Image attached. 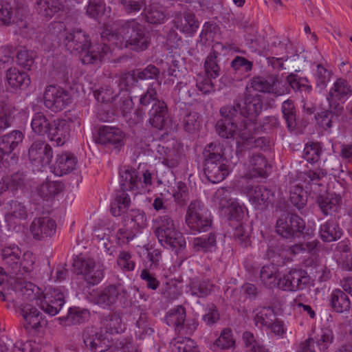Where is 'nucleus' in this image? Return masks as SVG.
<instances>
[{"mask_svg": "<svg viewBox=\"0 0 352 352\" xmlns=\"http://www.w3.org/2000/svg\"><path fill=\"white\" fill-rule=\"evenodd\" d=\"M238 147L236 154L241 155L243 149L250 148H262L267 144V140L265 138H254L250 133L247 125H244L243 129L239 132V140H237Z\"/></svg>", "mask_w": 352, "mask_h": 352, "instance_id": "a878e982", "label": "nucleus"}, {"mask_svg": "<svg viewBox=\"0 0 352 352\" xmlns=\"http://www.w3.org/2000/svg\"><path fill=\"white\" fill-rule=\"evenodd\" d=\"M282 113L288 129L290 130L294 129L296 126V115L294 104L292 100H287L283 102Z\"/></svg>", "mask_w": 352, "mask_h": 352, "instance_id": "6e6d98bb", "label": "nucleus"}, {"mask_svg": "<svg viewBox=\"0 0 352 352\" xmlns=\"http://www.w3.org/2000/svg\"><path fill=\"white\" fill-rule=\"evenodd\" d=\"M124 222L138 233L146 225L145 213L138 210H131L125 217Z\"/></svg>", "mask_w": 352, "mask_h": 352, "instance_id": "de8ad7c7", "label": "nucleus"}, {"mask_svg": "<svg viewBox=\"0 0 352 352\" xmlns=\"http://www.w3.org/2000/svg\"><path fill=\"white\" fill-rule=\"evenodd\" d=\"M331 76V72L326 69L322 65L318 64L314 74L316 87L320 91L323 90L330 80Z\"/></svg>", "mask_w": 352, "mask_h": 352, "instance_id": "bf43d9fd", "label": "nucleus"}, {"mask_svg": "<svg viewBox=\"0 0 352 352\" xmlns=\"http://www.w3.org/2000/svg\"><path fill=\"white\" fill-rule=\"evenodd\" d=\"M234 199L231 197L230 188H219L212 196V202L218 206L219 209L223 210Z\"/></svg>", "mask_w": 352, "mask_h": 352, "instance_id": "5fc2aeb1", "label": "nucleus"}, {"mask_svg": "<svg viewBox=\"0 0 352 352\" xmlns=\"http://www.w3.org/2000/svg\"><path fill=\"white\" fill-rule=\"evenodd\" d=\"M222 118L219 120L215 125V129L217 134L226 139H234L237 137L239 140V132L243 129L244 123L241 127H239L235 122L234 118L235 116H226L221 115Z\"/></svg>", "mask_w": 352, "mask_h": 352, "instance_id": "6ab92c4d", "label": "nucleus"}, {"mask_svg": "<svg viewBox=\"0 0 352 352\" xmlns=\"http://www.w3.org/2000/svg\"><path fill=\"white\" fill-rule=\"evenodd\" d=\"M106 5L102 0H89L86 13L90 17L98 19L104 14Z\"/></svg>", "mask_w": 352, "mask_h": 352, "instance_id": "69168bd1", "label": "nucleus"}, {"mask_svg": "<svg viewBox=\"0 0 352 352\" xmlns=\"http://www.w3.org/2000/svg\"><path fill=\"white\" fill-rule=\"evenodd\" d=\"M173 352H200L196 342L188 338L177 337L170 342Z\"/></svg>", "mask_w": 352, "mask_h": 352, "instance_id": "c03bdc74", "label": "nucleus"}, {"mask_svg": "<svg viewBox=\"0 0 352 352\" xmlns=\"http://www.w3.org/2000/svg\"><path fill=\"white\" fill-rule=\"evenodd\" d=\"M262 96L253 92L248 87L242 96H239L233 105H227L220 109L221 115L236 116L238 113L253 122L263 110Z\"/></svg>", "mask_w": 352, "mask_h": 352, "instance_id": "39448f33", "label": "nucleus"}, {"mask_svg": "<svg viewBox=\"0 0 352 352\" xmlns=\"http://www.w3.org/2000/svg\"><path fill=\"white\" fill-rule=\"evenodd\" d=\"M262 283L268 288L277 287L279 289L280 274L274 265L263 266L260 272Z\"/></svg>", "mask_w": 352, "mask_h": 352, "instance_id": "ea45409f", "label": "nucleus"}, {"mask_svg": "<svg viewBox=\"0 0 352 352\" xmlns=\"http://www.w3.org/2000/svg\"><path fill=\"white\" fill-rule=\"evenodd\" d=\"M38 195L43 199H49L58 194L60 185L55 182L46 181L36 189Z\"/></svg>", "mask_w": 352, "mask_h": 352, "instance_id": "864d4df0", "label": "nucleus"}, {"mask_svg": "<svg viewBox=\"0 0 352 352\" xmlns=\"http://www.w3.org/2000/svg\"><path fill=\"white\" fill-rule=\"evenodd\" d=\"M77 162L76 157L72 153L63 152L57 154L53 165V172L58 176L68 174L75 169Z\"/></svg>", "mask_w": 352, "mask_h": 352, "instance_id": "b1692460", "label": "nucleus"}, {"mask_svg": "<svg viewBox=\"0 0 352 352\" xmlns=\"http://www.w3.org/2000/svg\"><path fill=\"white\" fill-rule=\"evenodd\" d=\"M20 314L25 321L24 326L27 329H36L41 326L42 315L36 307L25 305L21 309Z\"/></svg>", "mask_w": 352, "mask_h": 352, "instance_id": "473e14b6", "label": "nucleus"}, {"mask_svg": "<svg viewBox=\"0 0 352 352\" xmlns=\"http://www.w3.org/2000/svg\"><path fill=\"white\" fill-rule=\"evenodd\" d=\"M204 172L209 182L216 184L223 181L230 173L226 163L223 146L219 142H211L203 151Z\"/></svg>", "mask_w": 352, "mask_h": 352, "instance_id": "20e7f679", "label": "nucleus"}, {"mask_svg": "<svg viewBox=\"0 0 352 352\" xmlns=\"http://www.w3.org/2000/svg\"><path fill=\"white\" fill-rule=\"evenodd\" d=\"M331 305L338 313L349 311L351 302L347 294L341 289H335L331 295Z\"/></svg>", "mask_w": 352, "mask_h": 352, "instance_id": "a19ab883", "label": "nucleus"}, {"mask_svg": "<svg viewBox=\"0 0 352 352\" xmlns=\"http://www.w3.org/2000/svg\"><path fill=\"white\" fill-rule=\"evenodd\" d=\"M305 221L297 214L283 213L277 219L276 232L283 238L295 240L304 236Z\"/></svg>", "mask_w": 352, "mask_h": 352, "instance_id": "6e6552de", "label": "nucleus"}, {"mask_svg": "<svg viewBox=\"0 0 352 352\" xmlns=\"http://www.w3.org/2000/svg\"><path fill=\"white\" fill-rule=\"evenodd\" d=\"M278 80L276 76H269L266 78L263 77L254 78L249 87L252 91H257L264 93H276Z\"/></svg>", "mask_w": 352, "mask_h": 352, "instance_id": "c756f323", "label": "nucleus"}, {"mask_svg": "<svg viewBox=\"0 0 352 352\" xmlns=\"http://www.w3.org/2000/svg\"><path fill=\"white\" fill-rule=\"evenodd\" d=\"M73 267L77 274L81 275L89 285H98L104 278L102 265L93 258L77 257L73 262Z\"/></svg>", "mask_w": 352, "mask_h": 352, "instance_id": "1a4fd4ad", "label": "nucleus"}, {"mask_svg": "<svg viewBox=\"0 0 352 352\" xmlns=\"http://www.w3.org/2000/svg\"><path fill=\"white\" fill-rule=\"evenodd\" d=\"M15 107L10 102H3L0 109V131L10 127L14 119Z\"/></svg>", "mask_w": 352, "mask_h": 352, "instance_id": "3c124183", "label": "nucleus"}, {"mask_svg": "<svg viewBox=\"0 0 352 352\" xmlns=\"http://www.w3.org/2000/svg\"><path fill=\"white\" fill-rule=\"evenodd\" d=\"M333 105L335 112H333L331 110H324L318 113L316 116L318 124L324 130H329L332 127L333 123L337 118L338 115L341 113L343 110V107L339 104Z\"/></svg>", "mask_w": 352, "mask_h": 352, "instance_id": "58836bf2", "label": "nucleus"}, {"mask_svg": "<svg viewBox=\"0 0 352 352\" xmlns=\"http://www.w3.org/2000/svg\"><path fill=\"white\" fill-rule=\"evenodd\" d=\"M164 6H166L164 3H157V1L148 0L144 10L146 21L152 24L163 23L166 16L161 8Z\"/></svg>", "mask_w": 352, "mask_h": 352, "instance_id": "2f4dec72", "label": "nucleus"}, {"mask_svg": "<svg viewBox=\"0 0 352 352\" xmlns=\"http://www.w3.org/2000/svg\"><path fill=\"white\" fill-rule=\"evenodd\" d=\"M43 100L45 106L53 112L61 111L72 102L69 91L57 85L46 87Z\"/></svg>", "mask_w": 352, "mask_h": 352, "instance_id": "f8f14e48", "label": "nucleus"}, {"mask_svg": "<svg viewBox=\"0 0 352 352\" xmlns=\"http://www.w3.org/2000/svg\"><path fill=\"white\" fill-rule=\"evenodd\" d=\"M148 0H119L123 10L127 14L136 13L145 9Z\"/></svg>", "mask_w": 352, "mask_h": 352, "instance_id": "338daca9", "label": "nucleus"}, {"mask_svg": "<svg viewBox=\"0 0 352 352\" xmlns=\"http://www.w3.org/2000/svg\"><path fill=\"white\" fill-rule=\"evenodd\" d=\"M319 233L321 239L324 242L335 241L339 239L342 234L338 222L333 219L321 224Z\"/></svg>", "mask_w": 352, "mask_h": 352, "instance_id": "7c9ffc66", "label": "nucleus"}, {"mask_svg": "<svg viewBox=\"0 0 352 352\" xmlns=\"http://www.w3.org/2000/svg\"><path fill=\"white\" fill-rule=\"evenodd\" d=\"M340 197L333 193H324L316 197V203L324 215H333L340 206Z\"/></svg>", "mask_w": 352, "mask_h": 352, "instance_id": "393cba45", "label": "nucleus"}, {"mask_svg": "<svg viewBox=\"0 0 352 352\" xmlns=\"http://www.w3.org/2000/svg\"><path fill=\"white\" fill-rule=\"evenodd\" d=\"M186 320V310L182 305L170 309L166 315L165 320L166 324L175 328V331L181 332L184 329V322Z\"/></svg>", "mask_w": 352, "mask_h": 352, "instance_id": "72a5a7b5", "label": "nucleus"}, {"mask_svg": "<svg viewBox=\"0 0 352 352\" xmlns=\"http://www.w3.org/2000/svg\"><path fill=\"white\" fill-rule=\"evenodd\" d=\"M101 38L107 41L111 47V45L118 49L129 47L136 52L146 50L151 43L148 32L135 19L124 21L116 32L109 29L104 30Z\"/></svg>", "mask_w": 352, "mask_h": 352, "instance_id": "f257e3e1", "label": "nucleus"}, {"mask_svg": "<svg viewBox=\"0 0 352 352\" xmlns=\"http://www.w3.org/2000/svg\"><path fill=\"white\" fill-rule=\"evenodd\" d=\"M56 230V223L51 217H36L30 225V232L36 240H43L52 236Z\"/></svg>", "mask_w": 352, "mask_h": 352, "instance_id": "f3484780", "label": "nucleus"}, {"mask_svg": "<svg viewBox=\"0 0 352 352\" xmlns=\"http://www.w3.org/2000/svg\"><path fill=\"white\" fill-rule=\"evenodd\" d=\"M31 164L38 169L50 164L53 157L52 148L45 141H34L28 150Z\"/></svg>", "mask_w": 352, "mask_h": 352, "instance_id": "ddd939ff", "label": "nucleus"}, {"mask_svg": "<svg viewBox=\"0 0 352 352\" xmlns=\"http://www.w3.org/2000/svg\"><path fill=\"white\" fill-rule=\"evenodd\" d=\"M233 236L236 242L243 248L250 245V232L248 227L242 223L236 227Z\"/></svg>", "mask_w": 352, "mask_h": 352, "instance_id": "774afa93", "label": "nucleus"}, {"mask_svg": "<svg viewBox=\"0 0 352 352\" xmlns=\"http://www.w3.org/2000/svg\"><path fill=\"white\" fill-rule=\"evenodd\" d=\"M124 133L117 127L104 126L99 129L96 142L118 148L123 144Z\"/></svg>", "mask_w": 352, "mask_h": 352, "instance_id": "412c9836", "label": "nucleus"}, {"mask_svg": "<svg viewBox=\"0 0 352 352\" xmlns=\"http://www.w3.org/2000/svg\"><path fill=\"white\" fill-rule=\"evenodd\" d=\"M187 226L194 231L206 232L210 227L212 220L208 211L199 200L190 202L186 214Z\"/></svg>", "mask_w": 352, "mask_h": 352, "instance_id": "9d476101", "label": "nucleus"}, {"mask_svg": "<svg viewBox=\"0 0 352 352\" xmlns=\"http://www.w3.org/2000/svg\"><path fill=\"white\" fill-rule=\"evenodd\" d=\"M247 195L252 205L256 210H263L272 204L274 193L263 186H256L248 188Z\"/></svg>", "mask_w": 352, "mask_h": 352, "instance_id": "4468645a", "label": "nucleus"}, {"mask_svg": "<svg viewBox=\"0 0 352 352\" xmlns=\"http://www.w3.org/2000/svg\"><path fill=\"white\" fill-rule=\"evenodd\" d=\"M307 273L301 270H292L283 277L279 278V289L287 292L303 289L308 283Z\"/></svg>", "mask_w": 352, "mask_h": 352, "instance_id": "dca6fc26", "label": "nucleus"}, {"mask_svg": "<svg viewBox=\"0 0 352 352\" xmlns=\"http://www.w3.org/2000/svg\"><path fill=\"white\" fill-rule=\"evenodd\" d=\"M26 181V177L23 173H16L10 177L2 178L0 182V193L7 190L14 192L21 189Z\"/></svg>", "mask_w": 352, "mask_h": 352, "instance_id": "e433bc0d", "label": "nucleus"}, {"mask_svg": "<svg viewBox=\"0 0 352 352\" xmlns=\"http://www.w3.org/2000/svg\"><path fill=\"white\" fill-rule=\"evenodd\" d=\"M70 126L64 119H57L52 121V124L48 131L47 137L56 146L63 145L69 138Z\"/></svg>", "mask_w": 352, "mask_h": 352, "instance_id": "5701e85b", "label": "nucleus"}, {"mask_svg": "<svg viewBox=\"0 0 352 352\" xmlns=\"http://www.w3.org/2000/svg\"><path fill=\"white\" fill-rule=\"evenodd\" d=\"M6 79L8 84L13 88L26 87L30 83V78L28 74L16 68H10L7 70Z\"/></svg>", "mask_w": 352, "mask_h": 352, "instance_id": "79ce46f5", "label": "nucleus"}, {"mask_svg": "<svg viewBox=\"0 0 352 352\" xmlns=\"http://www.w3.org/2000/svg\"><path fill=\"white\" fill-rule=\"evenodd\" d=\"M250 171L253 177H266L270 168L265 157L260 153L253 154L250 159Z\"/></svg>", "mask_w": 352, "mask_h": 352, "instance_id": "c9c22d12", "label": "nucleus"}, {"mask_svg": "<svg viewBox=\"0 0 352 352\" xmlns=\"http://www.w3.org/2000/svg\"><path fill=\"white\" fill-rule=\"evenodd\" d=\"M254 322L256 326L267 327L276 318L274 311L270 307H260L255 309Z\"/></svg>", "mask_w": 352, "mask_h": 352, "instance_id": "09e8293b", "label": "nucleus"}, {"mask_svg": "<svg viewBox=\"0 0 352 352\" xmlns=\"http://www.w3.org/2000/svg\"><path fill=\"white\" fill-rule=\"evenodd\" d=\"M159 75V69L154 65H149L143 70L138 72L137 74L135 72L125 74L121 80L122 82H125L126 85L129 86V84L133 85V82H137L136 78L140 80L157 79Z\"/></svg>", "mask_w": 352, "mask_h": 352, "instance_id": "f704fd0d", "label": "nucleus"}, {"mask_svg": "<svg viewBox=\"0 0 352 352\" xmlns=\"http://www.w3.org/2000/svg\"><path fill=\"white\" fill-rule=\"evenodd\" d=\"M184 129L189 133H194L199 130L201 120L197 112H190L183 119Z\"/></svg>", "mask_w": 352, "mask_h": 352, "instance_id": "680f3d73", "label": "nucleus"}, {"mask_svg": "<svg viewBox=\"0 0 352 352\" xmlns=\"http://www.w3.org/2000/svg\"><path fill=\"white\" fill-rule=\"evenodd\" d=\"M148 122L155 129L164 130L166 129L169 118L166 104L158 102L157 105L152 106L148 110Z\"/></svg>", "mask_w": 352, "mask_h": 352, "instance_id": "4be33fe9", "label": "nucleus"}, {"mask_svg": "<svg viewBox=\"0 0 352 352\" xmlns=\"http://www.w3.org/2000/svg\"><path fill=\"white\" fill-rule=\"evenodd\" d=\"M52 296H49L45 299H36V305L46 314L50 316H55L59 313L65 304L64 300H57L52 301Z\"/></svg>", "mask_w": 352, "mask_h": 352, "instance_id": "8fccbe9b", "label": "nucleus"}, {"mask_svg": "<svg viewBox=\"0 0 352 352\" xmlns=\"http://www.w3.org/2000/svg\"><path fill=\"white\" fill-rule=\"evenodd\" d=\"M212 285L206 280H193L190 284V292L192 296L204 298L210 294Z\"/></svg>", "mask_w": 352, "mask_h": 352, "instance_id": "4d7b16f0", "label": "nucleus"}, {"mask_svg": "<svg viewBox=\"0 0 352 352\" xmlns=\"http://www.w3.org/2000/svg\"><path fill=\"white\" fill-rule=\"evenodd\" d=\"M148 319V318L146 313H141L136 322L138 330L135 331V333L141 340L145 339L146 336H151L154 332L151 322Z\"/></svg>", "mask_w": 352, "mask_h": 352, "instance_id": "603ef678", "label": "nucleus"}, {"mask_svg": "<svg viewBox=\"0 0 352 352\" xmlns=\"http://www.w3.org/2000/svg\"><path fill=\"white\" fill-rule=\"evenodd\" d=\"M225 49V46L221 43L217 42L212 45L211 52L204 62V70L208 78L216 79L221 74L218 58L220 55L219 51Z\"/></svg>", "mask_w": 352, "mask_h": 352, "instance_id": "aec40b11", "label": "nucleus"}, {"mask_svg": "<svg viewBox=\"0 0 352 352\" xmlns=\"http://www.w3.org/2000/svg\"><path fill=\"white\" fill-rule=\"evenodd\" d=\"M153 232L162 245L177 252L186 246L182 234L176 230L173 219L168 214L160 215L153 221Z\"/></svg>", "mask_w": 352, "mask_h": 352, "instance_id": "423d86ee", "label": "nucleus"}, {"mask_svg": "<svg viewBox=\"0 0 352 352\" xmlns=\"http://www.w3.org/2000/svg\"><path fill=\"white\" fill-rule=\"evenodd\" d=\"M289 200L298 210L303 208L307 202L306 192L300 186H294L290 190Z\"/></svg>", "mask_w": 352, "mask_h": 352, "instance_id": "13d9d810", "label": "nucleus"}, {"mask_svg": "<svg viewBox=\"0 0 352 352\" xmlns=\"http://www.w3.org/2000/svg\"><path fill=\"white\" fill-rule=\"evenodd\" d=\"M252 66L251 61L241 56H236L230 63V67L234 71V78L238 80L247 78Z\"/></svg>", "mask_w": 352, "mask_h": 352, "instance_id": "37998d69", "label": "nucleus"}, {"mask_svg": "<svg viewBox=\"0 0 352 352\" xmlns=\"http://www.w3.org/2000/svg\"><path fill=\"white\" fill-rule=\"evenodd\" d=\"M89 317V312L87 309L74 307L69 309L66 321L69 324H79L87 320Z\"/></svg>", "mask_w": 352, "mask_h": 352, "instance_id": "052dcab7", "label": "nucleus"}, {"mask_svg": "<svg viewBox=\"0 0 352 352\" xmlns=\"http://www.w3.org/2000/svg\"><path fill=\"white\" fill-rule=\"evenodd\" d=\"M52 121H50L46 116L42 112H38L34 114L31 126L32 131L38 135H45L48 134Z\"/></svg>", "mask_w": 352, "mask_h": 352, "instance_id": "a18cd8bd", "label": "nucleus"}, {"mask_svg": "<svg viewBox=\"0 0 352 352\" xmlns=\"http://www.w3.org/2000/svg\"><path fill=\"white\" fill-rule=\"evenodd\" d=\"M62 8V3L58 0H36L35 5V8L38 14L47 19L52 18Z\"/></svg>", "mask_w": 352, "mask_h": 352, "instance_id": "4c0bfd02", "label": "nucleus"}, {"mask_svg": "<svg viewBox=\"0 0 352 352\" xmlns=\"http://www.w3.org/2000/svg\"><path fill=\"white\" fill-rule=\"evenodd\" d=\"M89 298L94 304L109 307L117 302L124 305L128 300L129 293L123 285L117 283L93 290L89 293Z\"/></svg>", "mask_w": 352, "mask_h": 352, "instance_id": "0eeeda50", "label": "nucleus"}, {"mask_svg": "<svg viewBox=\"0 0 352 352\" xmlns=\"http://www.w3.org/2000/svg\"><path fill=\"white\" fill-rule=\"evenodd\" d=\"M216 245V235L212 232L206 236L196 237L192 241V248L196 252H212Z\"/></svg>", "mask_w": 352, "mask_h": 352, "instance_id": "49530a36", "label": "nucleus"}, {"mask_svg": "<svg viewBox=\"0 0 352 352\" xmlns=\"http://www.w3.org/2000/svg\"><path fill=\"white\" fill-rule=\"evenodd\" d=\"M82 338L85 346L92 352H105L113 344L111 333L94 327L85 329Z\"/></svg>", "mask_w": 352, "mask_h": 352, "instance_id": "9b49d317", "label": "nucleus"}, {"mask_svg": "<svg viewBox=\"0 0 352 352\" xmlns=\"http://www.w3.org/2000/svg\"><path fill=\"white\" fill-rule=\"evenodd\" d=\"M23 134L18 130L0 136V154L10 155L18 145L22 142Z\"/></svg>", "mask_w": 352, "mask_h": 352, "instance_id": "c85d7f7f", "label": "nucleus"}, {"mask_svg": "<svg viewBox=\"0 0 352 352\" xmlns=\"http://www.w3.org/2000/svg\"><path fill=\"white\" fill-rule=\"evenodd\" d=\"M352 95V87L343 78H338L330 89L327 100L330 108H333L334 100L346 99L349 96Z\"/></svg>", "mask_w": 352, "mask_h": 352, "instance_id": "cd10ccee", "label": "nucleus"}, {"mask_svg": "<svg viewBox=\"0 0 352 352\" xmlns=\"http://www.w3.org/2000/svg\"><path fill=\"white\" fill-rule=\"evenodd\" d=\"M120 177L122 192L117 195L111 207V214L115 217L125 212L129 206L131 200L126 191L136 190L141 193L152 184L151 174L148 170L140 175L135 168H127L120 170Z\"/></svg>", "mask_w": 352, "mask_h": 352, "instance_id": "7ed1b4c3", "label": "nucleus"}, {"mask_svg": "<svg viewBox=\"0 0 352 352\" xmlns=\"http://www.w3.org/2000/svg\"><path fill=\"white\" fill-rule=\"evenodd\" d=\"M63 43L67 50L80 56L83 64H93L102 60L112 49L102 41L100 43L91 44L89 36L81 29H73L63 34Z\"/></svg>", "mask_w": 352, "mask_h": 352, "instance_id": "f03ea898", "label": "nucleus"}, {"mask_svg": "<svg viewBox=\"0 0 352 352\" xmlns=\"http://www.w3.org/2000/svg\"><path fill=\"white\" fill-rule=\"evenodd\" d=\"M21 253V249L16 245L6 246L1 250L3 264L10 269L11 273L17 274Z\"/></svg>", "mask_w": 352, "mask_h": 352, "instance_id": "bb28decb", "label": "nucleus"}, {"mask_svg": "<svg viewBox=\"0 0 352 352\" xmlns=\"http://www.w3.org/2000/svg\"><path fill=\"white\" fill-rule=\"evenodd\" d=\"M173 23L175 28L190 36L196 33L199 27V22L195 14L188 11L176 14Z\"/></svg>", "mask_w": 352, "mask_h": 352, "instance_id": "a211bd4d", "label": "nucleus"}, {"mask_svg": "<svg viewBox=\"0 0 352 352\" xmlns=\"http://www.w3.org/2000/svg\"><path fill=\"white\" fill-rule=\"evenodd\" d=\"M6 221L10 228L16 229L28 217L26 206L17 200H11L6 204Z\"/></svg>", "mask_w": 352, "mask_h": 352, "instance_id": "2eb2a0df", "label": "nucleus"}, {"mask_svg": "<svg viewBox=\"0 0 352 352\" xmlns=\"http://www.w3.org/2000/svg\"><path fill=\"white\" fill-rule=\"evenodd\" d=\"M235 340L233 338L232 330L228 328L223 329L219 337L215 340L214 346L221 349H228L233 347Z\"/></svg>", "mask_w": 352, "mask_h": 352, "instance_id": "e2e57ef3", "label": "nucleus"}, {"mask_svg": "<svg viewBox=\"0 0 352 352\" xmlns=\"http://www.w3.org/2000/svg\"><path fill=\"white\" fill-rule=\"evenodd\" d=\"M103 325L111 336L113 333H120L122 331V320L116 314H110L103 320Z\"/></svg>", "mask_w": 352, "mask_h": 352, "instance_id": "0e129e2a", "label": "nucleus"}]
</instances>
